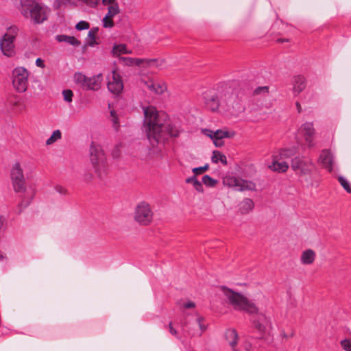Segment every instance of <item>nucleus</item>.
Masks as SVG:
<instances>
[{"mask_svg": "<svg viewBox=\"0 0 351 351\" xmlns=\"http://www.w3.org/2000/svg\"><path fill=\"white\" fill-rule=\"evenodd\" d=\"M90 8H95L97 5L99 0H78Z\"/></svg>", "mask_w": 351, "mask_h": 351, "instance_id": "obj_44", "label": "nucleus"}, {"mask_svg": "<svg viewBox=\"0 0 351 351\" xmlns=\"http://www.w3.org/2000/svg\"><path fill=\"white\" fill-rule=\"evenodd\" d=\"M212 162L217 163L221 162L223 165H227L226 156L219 151L215 150L213 152Z\"/></svg>", "mask_w": 351, "mask_h": 351, "instance_id": "obj_29", "label": "nucleus"}, {"mask_svg": "<svg viewBox=\"0 0 351 351\" xmlns=\"http://www.w3.org/2000/svg\"><path fill=\"white\" fill-rule=\"evenodd\" d=\"M339 182H340L341 185L343 186V188L349 193H351V186L350 185L348 181L343 178V176H339Z\"/></svg>", "mask_w": 351, "mask_h": 351, "instance_id": "obj_37", "label": "nucleus"}, {"mask_svg": "<svg viewBox=\"0 0 351 351\" xmlns=\"http://www.w3.org/2000/svg\"><path fill=\"white\" fill-rule=\"evenodd\" d=\"M142 83L146 86L151 92L160 95L167 90V86L162 82H158L154 80L142 81Z\"/></svg>", "mask_w": 351, "mask_h": 351, "instance_id": "obj_20", "label": "nucleus"}, {"mask_svg": "<svg viewBox=\"0 0 351 351\" xmlns=\"http://www.w3.org/2000/svg\"><path fill=\"white\" fill-rule=\"evenodd\" d=\"M208 169V165H206L203 167L193 168L192 171L194 173V176H197V175L203 173Z\"/></svg>", "mask_w": 351, "mask_h": 351, "instance_id": "obj_40", "label": "nucleus"}, {"mask_svg": "<svg viewBox=\"0 0 351 351\" xmlns=\"http://www.w3.org/2000/svg\"><path fill=\"white\" fill-rule=\"evenodd\" d=\"M252 340H253L252 337H250L245 339L243 342V348L245 351H253L254 347L252 345Z\"/></svg>", "mask_w": 351, "mask_h": 351, "instance_id": "obj_39", "label": "nucleus"}, {"mask_svg": "<svg viewBox=\"0 0 351 351\" xmlns=\"http://www.w3.org/2000/svg\"><path fill=\"white\" fill-rule=\"evenodd\" d=\"M315 258V252L311 249H308L302 252L300 260L303 265H311L314 263Z\"/></svg>", "mask_w": 351, "mask_h": 351, "instance_id": "obj_24", "label": "nucleus"}, {"mask_svg": "<svg viewBox=\"0 0 351 351\" xmlns=\"http://www.w3.org/2000/svg\"><path fill=\"white\" fill-rule=\"evenodd\" d=\"M254 328L261 334H269L272 326L270 317L264 313H256L253 319Z\"/></svg>", "mask_w": 351, "mask_h": 351, "instance_id": "obj_13", "label": "nucleus"}, {"mask_svg": "<svg viewBox=\"0 0 351 351\" xmlns=\"http://www.w3.org/2000/svg\"><path fill=\"white\" fill-rule=\"evenodd\" d=\"M90 161L94 172L100 180L108 174L109 166L106 155L100 145L92 143L90 147Z\"/></svg>", "mask_w": 351, "mask_h": 351, "instance_id": "obj_5", "label": "nucleus"}, {"mask_svg": "<svg viewBox=\"0 0 351 351\" xmlns=\"http://www.w3.org/2000/svg\"><path fill=\"white\" fill-rule=\"evenodd\" d=\"M269 169L272 171L278 173H285L289 168V165L287 162H285L278 157L273 156V162L268 166Z\"/></svg>", "mask_w": 351, "mask_h": 351, "instance_id": "obj_21", "label": "nucleus"}, {"mask_svg": "<svg viewBox=\"0 0 351 351\" xmlns=\"http://www.w3.org/2000/svg\"><path fill=\"white\" fill-rule=\"evenodd\" d=\"M343 349L346 351H351V341L350 339H344L341 341Z\"/></svg>", "mask_w": 351, "mask_h": 351, "instance_id": "obj_43", "label": "nucleus"}, {"mask_svg": "<svg viewBox=\"0 0 351 351\" xmlns=\"http://www.w3.org/2000/svg\"><path fill=\"white\" fill-rule=\"evenodd\" d=\"M119 11L120 10L118 3L110 5L108 8V12L106 16H107V18L112 19L118 13H119Z\"/></svg>", "mask_w": 351, "mask_h": 351, "instance_id": "obj_34", "label": "nucleus"}, {"mask_svg": "<svg viewBox=\"0 0 351 351\" xmlns=\"http://www.w3.org/2000/svg\"><path fill=\"white\" fill-rule=\"evenodd\" d=\"M254 206V202L250 198L244 199L239 204V210L241 213L245 214L251 211Z\"/></svg>", "mask_w": 351, "mask_h": 351, "instance_id": "obj_26", "label": "nucleus"}, {"mask_svg": "<svg viewBox=\"0 0 351 351\" xmlns=\"http://www.w3.org/2000/svg\"><path fill=\"white\" fill-rule=\"evenodd\" d=\"M56 189L59 193H65L66 190L64 188L60 186V187H57Z\"/></svg>", "mask_w": 351, "mask_h": 351, "instance_id": "obj_54", "label": "nucleus"}, {"mask_svg": "<svg viewBox=\"0 0 351 351\" xmlns=\"http://www.w3.org/2000/svg\"><path fill=\"white\" fill-rule=\"evenodd\" d=\"M145 62L146 65L149 67L158 68L161 67L163 64V60H158L156 59H134V64L136 65H140Z\"/></svg>", "mask_w": 351, "mask_h": 351, "instance_id": "obj_25", "label": "nucleus"}, {"mask_svg": "<svg viewBox=\"0 0 351 351\" xmlns=\"http://www.w3.org/2000/svg\"><path fill=\"white\" fill-rule=\"evenodd\" d=\"M223 183L225 186L237 191H253L256 190L255 183L251 180H244L239 177L226 176L223 178Z\"/></svg>", "mask_w": 351, "mask_h": 351, "instance_id": "obj_9", "label": "nucleus"}, {"mask_svg": "<svg viewBox=\"0 0 351 351\" xmlns=\"http://www.w3.org/2000/svg\"><path fill=\"white\" fill-rule=\"evenodd\" d=\"M93 178V175L90 172H86L83 176V180L85 182H90Z\"/></svg>", "mask_w": 351, "mask_h": 351, "instance_id": "obj_47", "label": "nucleus"}, {"mask_svg": "<svg viewBox=\"0 0 351 351\" xmlns=\"http://www.w3.org/2000/svg\"><path fill=\"white\" fill-rule=\"evenodd\" d=\"M143 128L154 147L163 143L169 136L179 135V130L171 125L168 114L165 112L150 106L143 108Z\"/></svg>", "mask_w": 351, "mask_h": 351, "instance_id": "obj_1", "label": "nucleus"}, {"mask_svg": "<svg viewBox=\"0 0 351 351\" xmlns=\"http://www.w3.org/2000/svg\"><path fill=\"white\" fill-rule=\"evenodd\" d=\"M29 73L24 67L15 68L12 71V84L19 93L26 91L28 86Z\"/></svg>", "mask_w": 351, "mask_h": 351, "instance_id": "obj_10", "label": "nucleus"}, {"mask_svg": "<svg viewBox=\"0 0 351 351\" xmlns=\"http://www.w3.org/2000/svg\"><path fill=\"white\" fill-rule=\"evenodd\" d=\"M56 39L61 43V42H65L73 46H80V41H79L77 38H75L74 36H67V35H58L56 37Z\"/></svg>", "mask_w": 351, "mask_h": 351, "instance_id": "obj_27", "label": "nucleus"}, {"mask_svg": "<svg viewBox=\"0 0 351 351\" xmlns=\"http://www.w3.org/2000/svg\"><path fill=\"white\" fill-rule=\"evenodd\" d=\"M75 28L79 31L87 29L89 28V24L86 21H81L77 23Z\"/></svg>", "mask_w": 351, "mask_h": 351, "instance_id": "obj_41", "label": "nucleus"}, {"mask_svg": "<svg viewBox=\"0 0 351 351\" xmlns=\"http://www.w3.org/2000/svg\"><path fill=\"white\" fill-rule=\"evenodd\" d=\"M112 53L114 56H119L121 54L131 53V51L127 49L125 45H118L114 46Z\"/></svg>", "mask_w": 351, "mask_h": 351, "instance_id": "obj_32", "label": "nucleus"}, {"mask_svg": "<svg viewBox=\"0 0 351 351\" xmlns=\"http://www.w3.org/2000/svg\"><path fill=\"white\" fill-rule=\"evenodd\" d=\"M313 164L311 161H306L300 157H295L291 160V168L296 173L307 175L311 173Z\"/></svg>", "mask_w": 351, "mask_h": 351, "instance_id": "obj_14", "label": "nucleus"}, {"mask_svg": "<svg viewBox=\"0 0 351 351\" xmlns=\"http://www.w3.org/2000/svg\"><path fill=\"white\" fill-rule=\"evenodd\" d=\"M169 332H171V334H172L174 336H177L178 332H177L176 330L173 327L171 322H170L169 324Z\"/></svg>", "mask_w": 351, "mask_h": 351, "instance_id": "obj_51", "label": "nucleus"}, {"mask_svg": "<svg viewBox=\"0 0 351 351\" xmlns=\"http://www.w3.org/2000/svg\"><path fill=\"white\" fill-rule=\"evenodd\" d=\"M202 182L204 184H205L206 186H208V187H213L217 183V180L212 178L208 175L204 176L202 177Z\"/></svg>", "mask_w": 351, "mask_h": 351, "instance_id": "obj_36", "label": "nucleus"}, {"mask_svg": "<svg viewBox=\"0 0 351 351\" xmlns=\"http://www.w3.org/2000/svg\"><path fill=\"white\" fill-rule=\"evenodd\" d=\"M20 32V28L16 25L7 27L6 32L0 38V49L2 53L8 58L15 56V40Z\"/></svg>", "mask_w": 351, "mask_h": 351, "instance_id": "obj_6", "label": "nucleus"}, {"mask_svg": "<svg viewBox=\"0 0 351 351\" xmlns=\"http://www.w3.org/2000/svg\"><path fill=\"white\" fill-rule=\"evenodd\" d=\"M3 258V254L0 252V260Z\"/></svg>", "mask_w": 351, "mask_h": 351, "instance_id": "obj_55", "label": "nucleus"}, {"mask_svg": "<svg viewBox=\"0 0 351 351\" xmlns=\"http://www.w3.org/2000/svg\"><path fill=\"white\" fill-rule=\"evenodd\" d=\"M293 93L294 95H298L306 88V80L302 75H297L292 80Z\"/></svg>", "mask_w": 351, "mask_h": 351, "instance_id": "obj_22", "label": "nucleus"}, {"mask_svg": "<svg viewBox=\"0 0 351 351\" xmlns=\"http://www.w3.org/2000/svg\"><path fill=\"white\" fill-rule=\"evenodd\" d=\"M300 132L304 136L305 141L308 147H313L315 145L313 143V136L315 134V131L313 123L306 122L302 124L300 128Z\"/></svg>", "mask_w": 351, "mask_h": 351, "instance_id": "obj_17", "label": "nucleus"}, {"mask_svg": "<svg viewBox=\"0 0 351 351\" xmlns=\"http://www.w3.org/2000/svg\"><path fill=\"white\" fill-rule=\"evenodd\" d=\"M62 95L64 97V100L68 103H71L73 100V91L70 89L64 90L62 91Z\"/></svg>", "mask_w": 351, "mask_h": 351, "instance_id": "obj_38", "label": "nucleus"}, {"mask_svg": "<svg viewBox=\"0 0 351 351\" xmlns=\"http://www.w3.org/2000/svg\"><path fill=\"white\" fill-rule=\"evenodd\" d=\"M102 3L105 5H110L117 3L115 2V0H102Z\"/></svg>", "mask_w": 351, "mask_h": 351, "instance_id": "obj_52", "label": "nucleus"}, {"mask_svg": "<svg viewBox=\"0 0 351 351\" xmlns=\"http://www.w3.org/2000/svg\"><path fill=\"white\" fill-rule=\"evenodd\" d=\"M224 300L233 306L235 310L245 311L249 313L257 312L256 305L240 293L235 292L226 287H220Z\"/></svg>", "mask_w": 351, "mask_h": 351, "instance_id": "obj_4", "label": "nucleus"}, {"mask_svg": "<svg viewBox=\"0 0 351 351\" xmlns=\"http://www.w3.org/2000/svg\"><path fill=\"white\" fill-rule=\"evenodd\" d=\"M236 135V132L233 130H228L226 129L217 130L215 131L214 144L216 147H221L223 142L221 141L223 138H232Z\"/></svg>", "mask_w": 351, "mask_h": 351, "instance_id": "obj_19", "label": "nucleus"}, {"mask_svg": "<svg viewBox=\"0 0 351 351\" xmlns=\"http://www.w3.org/2000/svg\"><path fill=\"white\" fill-rule=\"evenodd\" d=\"M224 84L220 85L217 90H211L205 94V105L208 109L211 111H216L219 108H221V94Z\"/></svg>", "mask_w": 351, "mask_h": 351, "instance_id": "obj_11", "label": "nucleus"}, {"mask_svg": "<svg viewBox=\"0 0 351 351\" xmlns=\"http://www.w3.org/2000/svg\"><path fill=\"white\" fill-rule=\"evenodd\" d=\"M221 110L229 117H238L244 110V107L238 96V91L228 84H224L221 90Z\"/></svg>", "mask_w": 351, "mask_h": 351, "instance_id": "obj_3", "label": "nucleus"}, {"mask_svg": "<svg viewBox=\"0 0 351 351\" xmlns=\"http://www.w3.org/2000/svg\"><path fill=\"white\" fill-rule=\"evenodd\" d=\"M98 29L97 28H93L91 29L88 34L87 38L86 39V45L90 47L95 46L97 43L95 40V36L97 34Z\"/></svg>", "mask_w": 351, "mask_h": 351, "instance_id": "obj_30", "label": "nucleus"}, {"mask_svg": "<svg viewBox=\"0 0 351 351\" xmlns=\"http://www.w3.org/2000/svg\"><path fill=\"white\" fill-rule=\"evenodd\" d=\"M109 119L112 124L113 128L116 131H118L120 128V123H119V117H118L116 112L114 110H110V115Z\"/></svg>", "mask_w": 351, "mask_h": 351, "instance_id": "obj_33", "label": "nucleus"}, {"mask_svg": "<svg viewBox=\"0 0 351 351\" xmlns=\"http://www.w3.org/2000/svg\"><path fill=\"white\" fill-rule=\"evenodd\" d=\"M121 60L126 65H132L134 64V58H121Z\"/></svg>", "mask_w": 351, "mask_h": 351, "instance_id": "obj_46", "label": "nucleus"}, {"mask_svg": "<svg viewBox=\"0 0 351 351\" xmlns=\"http://www.w3.org/2000/svg\"><path fill=\"white\" fill-rule=\"evenodd\" d=\"M103 25L106 28H111L114 26V22L111 18H107L106 16L103 19Z\"/></svg>", "mask_w": 351, "mask_h": 351, "instance_id": "obj_42", "label": "nucleus"}, {"mask_svg": "<svg viewBox=\"0 0 351 351\" xmlns=\"http://www.w3.org/2000/svg\"><path fill=\"white\" fill-rule=\"evenodd\" d=\"M74 82L77 85L86 90H97L101 87L103 76L101 73L92 77H86L82 73H75L73 77Z\"/></svg>", "mask_w": 351, "mask_h": 351, "instance_id": "obj_7", "label": "nucleus"}, {"mask_svg": "<svg viewBox=\"0 0 351 351\" xmlns=\"http://www.w3.org/2000/svg\"><path fill=\"white\" fill-rule=\"evenodd\" d=\"M186 182L191 184L196 191L202 193L204 191L203 186L202 182L197 180L195 176L188 178L186 179Z\"/></svg>", "mask_w": 351, "mask_h": 351, "instance_id": "obj_28", "label": "nucleus"}, {"mask_svg": "<svg viewBox=\"0 0 351 351\" xmlns=\"http://www.w3.org/2000/svg\"><path fill=\"white\" fill-rule=\"evenodd\" d=\"M18 9L21 16L34 25H40L49 19L51 8L36 0H20Z\"/></svg>", "mask_w": 351, "mask_h": 351, "instance_id": "obj_2", "label": "nucleus"}, {"mask_svg": "<svg viewBox=\"0 0 351 351\" xmlns=\"http://www.w3.org/2000/svg\"><path fill=\"white\" fill-rule=\"evenodd\" d=\"M295 106H296V108H297L298 112H301V111H302V107H301L300 104L299 102H296Z\"/></svg>", "mask_w": 351, "mask_h": 351, "instance_id": "obj_53", "label": "nucleus"}, {"mask_svg": "<svg viewBox=\"0 0 351 351\" xmlns=\"http://www.w3.org/2000/svg\"><path fill=\"white\" fill-rule=\"evenodd\" d=\"M269 88L268 86H262L258 87L255 90V93L256 94H261L262 93H268Z\"/></svg>", "mask_w": 351, "mask_h": 351, "instance_id": "obj_48", "label": "nucleus"}, {"mask_svg": "<svg viewBox=\"0 0 351 351\" xmlns=\"http://www.w3.org/2000/svg\"><path fill=\"white\" fill-rule=\"evenodd\" d=\"M186 332L191 337L201 336L206 330L207 325L204 323L202 317H197L193 322L186 324Z\"/></svg>", "mask_w": 351, "mask_h": 351, "instance_id": "obj_15", "label": "nucleus"}, {"mask_svg": "<svg viewBox=\"0 0 351 351\" xmlns=\"http://www.w3.org/2000/svg\"><path fill=\"white\" fill-rule=\"evenodd\" d=\"M108 88L113 94L119 95L123 88V83L121 75L113 71L111 75L108 77Z\"/></svg>", "mask_w": 351, "mask_h": 351, "instance_id": "obj_16", "label": "nucleus"}, {"mask_svg": "<svg viewBox=\"0 0 351 351\" xmlns=\"http://www.w3.org/2000/svg\"><path fill=\"white\" fill-rule=\"evenodd\" d=\"M225 336L232 351H240L237 348L239 339V336L237 331L232 328L228 329L226 331Z\"/></svg>", "mask_w": 351, "mask_h": 351, "instance_id": "obj_23", "label": "nucleus"}, {"mask_svg": "<svg viewBox=\"0 0 351 351\" xmlns=\"http://www.w3.org/2000/svg\"><path fill=\"white\" fill-rule=\"evenodd\" d=\"M278 40L279 42H282V40H280V39H278Z\"/></svg>", "mask_w": 351, "mask_h": 351, "instance_id": "obj_56", "label": "nucleus"}, {"mask_svg": "<svg viewBox=\"0 0 351 351\" xmlns=\"http://www.w3.org/2000/svg\"><path fill=\"white\" fill-rule=\"evenodd\" d=\"M11 180L16 192L25 191V182L23 169L19 162H16L11 171Z\"/></svg>", "mask_w": 351, "mask_h": 351, "instance_id": "obj_12", "label": "nucleus"}, {"mask_svg": "<svg viewBox=\"0 0 351 351\" xmlns=\"http://www.w3.org/2000/svg\"><path fill=\"white\" fill-rule=\"evenodd\" d=\"M36 65L40 68H44L45 67V64L43 62V60L38 58L36 59Z\"/></svg>", "mask_w": 351, "mask_h": 351, "instance_id": "obj_50", "label": "nucleus"}, {"mask_svg": "<svg viewBox=\"0 0 351 351\" xmlns=\"http://www.w3.org/2000/svg\"><path fill=\"white\" fill-rule=\"evenodd\" d=\"M202 133L210 137L213 141H214L215 131L209 130V129H202Z\"/></svg>", "mask_w": 351, "mask_h": 351, "instance_id": "obj_45", "label": "nucleus"}, {"mask_svg": "<svg viewBox=\"0 0 351 351\" xmlns=\"http://www.w3.org/2000/svg\"><path fill=\"white\" fill-rule=\"evenodd\" d=\"M319 162L322 165L323 167L329 172H332L334 169V156L330 150H323L319 156Z\"/></svg>", "mask_w": 351, "mask_h": 351, "instance_id": "obj_18", "label": "nucleus"}, {"mask_svg": "<svg viewBox=\"0 0 351 351\" xmlns=\"http://www.w3.org/2000/svg\"><path fill=\"white\" fill-rule=\"evenodd\" d=\"M62 137V133L60 130H56L53 132L51 136L46 141V144L47 145H51L56 142L58 140L60 139Z\"/></svg>", "mask_w": 351, "mask_h": 351, "instance_id": "obj_35", "label": "nucleus"}, {"mask_svg": "<svg viewBox=\"0 0 351 351\" xmlns=\"http://www.w3.org/2000/svg\"><path fill=\"white\" fill-rule=\"evenodd\" d=\"M154 213L150 205L145 202H140L135 208L134 219L141 226H147L153 220Z\"/></svg>", "mask_w": 351, "mask_h": 351, "instance_id": "obj_8", "label": "nucleus"}, {"mask_svg": "<svg viewBox=\"0 0 351 351\" xmlns=\"http://www.w3.org/2000/svg\"><path fill=\"white\" fill-rule=\"evenodd\" d=\"M295 154V149H286L281 150L278 154H276L274 156L278 157L280 160H283L284 159L291 158Z\"/></svg>", "mask_w": 351, "mask_h": 351, "instance_id": "obj_31", "label": "nucleus"}, {"mask_svg": "<svg viewBox=\"0 0 351 351\" xmlns=\"http://www.w3.org/2000/svg\"><path fill=\"white\" fill-rule=\"evenodd\" d=\"M195 306V303L193 302H185L184 303L181 307L182 308H194Z\"/></svg>", "mask_w": 351, "mask_h": 351, "instance_id": "obj_49", "label": "nucleus"}]
</instances>
